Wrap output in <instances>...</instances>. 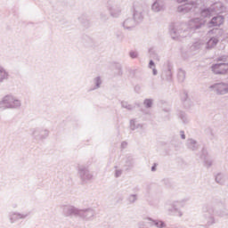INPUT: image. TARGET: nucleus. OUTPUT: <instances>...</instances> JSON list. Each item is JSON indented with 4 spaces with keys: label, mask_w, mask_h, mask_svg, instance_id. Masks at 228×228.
Instances as JSON below:
<instances>
[{
    "label": "nucleus",
    "mask_w": 228,
    "mask_h": 228,
    "mask_svg": "<svg viewBox=\"0 0 228 228\" xmlns=\"http://www.w3.org/2000/svg\"><path fill=\"white\" fill-rule=\"evenodd\" d=\"M144 104H145V106H146L147 108H151V107L152 106V101H151V100H146V101L144 102Z\"/></svg>",
    "instance_id": "20e7f679"
},
{
    "label": "nucleus",
    "mask_w": 228,
    "mask_h": 228,
    "mask_svg": "<svg viewBox=\"0 0 228 228\" xmlns=\"http://www.w3.org/2000/svg\"><path fill=\"white\" fill-rule=\"evenodd\" d=\"M217 42H218V40H216V38L210 39L208 41V45H216Z\"/></svg>",
    "instance_id": "7ed1b4c3"
},
{
    "label": "nucleus",
    "mask_w": 228,
    "mask_h": 228,
    "mask_svg": "<svg viewBox=\"0 0 228 228\" xmlns=\"http://www.w3.org/2000/svg\"><path fill=\"white\" fill-rule=\"evenodd\" d=\"M211 24L213 26H220L221 24H224V18L221 16L213 18L211 20Z\"/></svg>",
    "instance_id": "f03ea898"
},
{
    "label": "nucleus",
    "mask_w": 228,
    "mask_h": 228,
    "mask_svg": "<svg viewBox=\"0 0 228 228\" xmlns=\"http://www.w3.org/2000/svg\"><path fill=\"white\" fill-rule=\"evenodd\" d=\"M130 56H131V58H136V56H138V55L136 54V53L132 52V53H130Z\"/></svg>",
    "instance_id": "423d86ee"
},
{
    "label": "nucleus",
    "mask_w": 228,
    "mask_h": 228,
    "mask_svg": "<svg viewBox=\"0 0 228 228\" xmlns=\"http://www.w3.org/2000/svg\"><path fill=\"white\" fill-rule=\"evenodd\" d=\"M151 170H156V166L155 167H152Z\"/></svg>",
    "instance_id": "6e6552de"
},
{
    "label": "nucleus",
    "mask_w": 228,
    "mask_h": 228,
    "mask_svg": "<svg viewBox=\"0 0 228 228\" xmlns=\"http://www.w3.org/2000/svg\"><path fill=\"white\" fill-rule=\"evenodd\" d=\"M212 70L215 74H227L228 64L227 63L216 64L212 67Z\"/></svg>",
    "instance_id": "f257e3e1"
},
{
    "label": "nucleus",
    "mask_w": 228,
    "mask_h": 228,
    "mask_svg": "<svg viewBox=\"0 0 228 228\" xmlns=\"http://www.w3.org/2000/svg\"><path fill=\"white\" fill-rule=\"evenodd\" d=\"M6 76V72H4V70L0 69V79H3V77H4Z\"/></svg>",
    "instance_id": "39448f33"
},
{
    "label": "nucleus",
    "mask_w": 228,
    "mask_h": 228,
    "mask_svg": "<svg viewBox=\"0 0 228 228\" xmlns=\"http://www.w3.org/2000/svg\"><path fill=\"white\" fill-rule=\"evenodd\" d=\"M152 66H154V61H150V67H152Z\"/></svg>",
    "instance_id": "0eeeda50"
}]
</instances>
